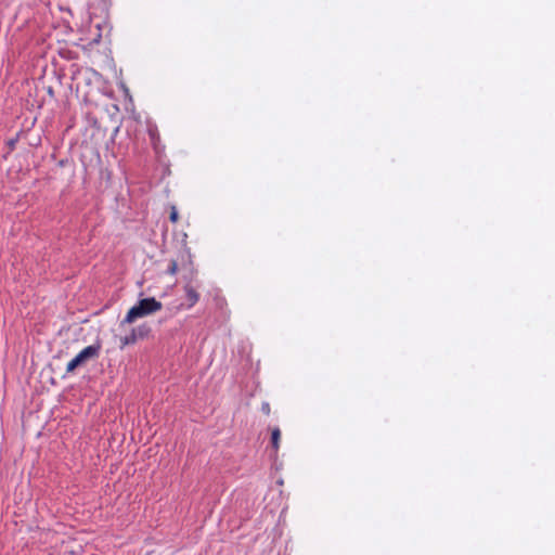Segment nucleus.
<instances>
[{
  "label": "nucleus",
  "mask_w": 555,
  "mask_h": 555,
  "mask_svg": "<svg viewBox=\"0 0 555 555\" xmlns=\"http://www.w3.org/2000/svg\"><path fill=\"white\" fill-rule=\"evenodd\" d=\"M262 411H263L266 414H269V413H270V405H269V403H263V404H262Z\"/></svg>",
  "instance_id": "6e6552de"
},
{
  "label": "nucleus",
  "mask_w": 555,
  "mask_h": 555,
  "mask_svg": "<svg viewBox=\"0 0 555 555\" xmlns=\"http://www.w3.org/2000/svg\"><path fill=\"white\" fill-rule=\"evenodd\" d=\"M100 352L99 345H90L83 348L75 358H73L66 366V372H74L78 366L82 365L86 361L96 358Z\"/></svg>",
  "instance_id": "f03ea898"
},
{
  "label": "nucleus",
  "mask_w": 555,
  "mask_h": 555,
  "mask_svg": "<svg viewBox=\"0 0 555 555\" xmlns=\"http://www.w3.org/2000/svg\"><path fill=\"white\" fill-rule=\"evenodd\" d=\"M137 341V335H135V332L132 331L131 335L129 336H125L120 339V343H121V348L130 345V344H134Z\"/></svg>",
  "instance_id": "20e7f679"
},
{
  "label": "nucleus",
  "mask_w": 555,
  "mask_h": 555,
  "mask_svg": "<svg viewBox=\"0 0 555 555\" xmlns=\"http://www.w3.org/2000/svg\"><path fill=\"white\" fill-rule=\"evenodd\" d=\"M162 307V302L153 297L141 299L137 305L129 309L122 322L133 323L137 319L144 318L159 311Z\"/></svg>",
  "instance_id": "f257e3e1"
},
{
  "label": "nucleus",
  "mask_w": 555,
  "mask_h": 555,
  "mask_svg": "<svg viewBox=\"0 0 555 555\" xmlns=\"http://www.w3.org/2000/svg\"><path fill=\"white\" fill-rule=\"evenodd\" d=\"M281 431L279 428H274L272 430V444L275 450L279 449V441H280Z\"/></svg>",
  "instance_id": "39448f33"
},
{
  "label": "nucleus",
  "mask_w": 555,
  "mask_h": 555,
  "mask_svg": "<svg viewBox=\"0 0 555 555\" xmlns=\"http://www.w3.org/2000/svg\"><path fill=\"white\" fill-rule=\"evenodd\" d=\"M185 296L189 301L188 308L193 307L198 301V294L197 292L192 287H185Z\"/></svg>",
  "instance_id": "7ed1b4c3"
},
{
  "label": "nucleus",
  "mask_w": 555,
  "mask_h": 555,
  "mask_svg": "<svg viewBox=\"0 0 555 555\" xmlns=\"http://www.w3.org/2000/svg\"><path fill=\"white\" fill-rule=\"evenodd\" d=\"M177 271H178V264H177V262H176V261H171V262H170V266H169V268H168V273H170V274H172V275H173V274H176V273H177Z\"/></svg>",
  "instance_id": "423d86ee"
},
{
  "label": "nucleus",
  "mask_w": 555,
  "mask_h": 555,
  "mask_svg": "<svg viewBox=\"0 0 555 555\" xmlns=\"http://www.w3.org/2000/svg\"><path fill=\"white\" fill-rule=\"evenodd\" d=\"M169 218H170V220L172 222H177V220H178V211H177L176 207L171 208V212H170V217Z\"/></svg>",
  "instance_id": "0eeeda50"
}]
</instances>
